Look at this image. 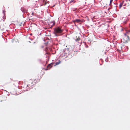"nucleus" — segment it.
Instances as JSON below:
<instances>
[{"label": "nucleus", "instance_id": "obj_6", "mask_svg": "<svg viewBox=\"0 0 130 130\" xmlns=\"http://www.w3.org/2000/svg\"><path fill=\"white\" fill-rule=\"evenodd\" d=\"M21 10L23 12L26 13L27 12V10L24 7H22L21 8Z\"/></svg>", "mask_w": 130, "mask_h": 130}, {"label": "nucleus", "instance_id": "obj_3", "mask_svg": "<svg viewBox=\"0 0 130 130\" xmlns=\"http://www.w3.org/2000/svg\"><path fill=\"white\" fill-rule=\"evenodd\" d=\"M37 82L36 80H30L29 82V84L27 85V86L31 87L34 85H35Z\"/></svg>", "mask_w": 130, "mask_h": 130}, {"label": "nucleus", "instance_id": "obj_17", "mask_svg": "<svg viewBox=\"0 0 130 130\" xmlns=\"http://www.w3.org/2000/svg\"><path fill=\"white\" fill-rule=\"evenodd\" d=\"M2 38H4V37H2Z\"/></svg>", "mask_w": 130, "mask_h": 130}, {"label": "nucleus", "instance_id": "obj_4", "mask_svg": "<svg viewBox=\"0 0 130 130\" xmlns=\"http://www.w3.org/2000/svg\"><path fill=\"white\" fill-rule=\"evenodd\" d=\"M55 24V23L54 21L49 23L48 24L49 28H52L53 26H54Z\"/></svg>", "mask_w": 130, "mask_h": 130}, {"label": "nucleus", "instance_id": "obj_1", "mask_svg": "<svg viewBox=\"0 0 130 130\" xmlns=\"http://www.w3.org/2000/svg\"><path fill=\"white\" fill-rule=\"evenodd\" d=\"M129 26L130 27V24ZM130 34V29H129L126 32V33L124 34V35L123 36L122 38V40L123 42L124 43H126L128 42L129 40V38L128 36L127 35L129 34Z\"/></svg>", "mask_w": 130, "mask_h": 130}, {"label": "nucleus", "instance_id": "obj_11", "mask_svg": "<svg viewBox=\"0 0 130 130\" xmlns=\"http://www.w3.org/2000/svg\"><path fill=\"white\" fill-rule=\"evenodd\" d=\"M80 39L79 38H78L77 39H76V41H79V40H80Z\"/></svg>", "mask_w": 130, "mask_h": 130}, {"label": "nucleus", "instance_id": "obj_10", "mask_svg": "<svg viewBox=\"0 0 130 130\" xmlns=\"http://www.w3.org/2000/svg\"><path fill=\"white\" fill-rule=\"evenodd\" d=\"M60 61H59L58 62H56L55 63V64L54 65V66H55L56 65H57L59 64L60 63Z\"/></svg>", "mask_w": 130, "mask_h": 130}, {"label": "nucleus", "instance_id": "obj_14", "mask_svg": "<svg viewBox=\"0 0 130 130\" xmlns=\"http://www.w3.org/2000/svg\"><path fill=\"white\" fill-rule=\"evenodd\" d=\"M73 1H74L73 0H71V1H70V3H71L72 2H73Z\"/></svg>", "mask_w": 130, "mask_h": 130}, {"label": "nucleus", "instance_id": "obj_20", "mask_svg": "<svg viewBox=\"0 0 130 130\" xmlns=\"http://www.w3.org/2000/svg\"><path fill=\"white\" fill-rule=\"evenodd\" d=\"M7 35H8V34H7Z\"/></svg>", "mask_w": 130, "mask_h": 130}, {"label": "nucleus", "instance_id": "obj_15", "mask_svg": "<svg viewBox=\"0 0 130 130\" xmlns=\"http://www.w3.org/2000/svg\"><path fill=\"white\" fill-rule=\"evenodd\" d=\"M115 6V8H116V6Z\"/></svg>", "mask_w": 130, "mask_h": 130}, {"label": "nucleus", "instance_id": "obj_9", "mask_svg": "<svg viewBox=\"0 0 130 130\" xmlns=\"http://www.w3.org/2000/svg\"><path fill=\"white\" fill-rule=\"evenodd\" d=\"M3 14L4 15V16L3 17V19H5V11L4 10H3Z\"/></svg>", "mask_w": 130, "mask_h": 130}, {"label": "nucleus", "instance_id": "obj_16", "mask_svg": "<svg viewBox=\"0 0 130 130\" xmlns=\"http://www.w3.org/2000/svg\"><path fill=\"white\" fill-rule=\"evenodd\" d=\"M7 30L8 32V30Z\"/></svg>", "mask_w": 130, "mask_h": 130}, {"label": "nucleus", "instance_id": "obj_5", "mask_svg": "<svg viewBox=\"0 0 130 130\" xmlns=\"http://www.w3.org/2000/svg\"><path fill=\"white\" fill-rule=\"evenodd\" d=\"M54 64V63L52 62L51 63L49 64H48V66L47 67V69L46 70L50 69L52 67L53 65Z\"/></svg>", "mask_w": 130, "mask_h": 130}, {"label": "nucleus", "instance_id": "obj_13", "mask_svg": "<svg viewBox=\"0 0 130 130\" xmlns=\"http://www.w3.org/2000/svg\"><path fill=\"white\" fill-rule=\"evenodd\" d=\"M113 0H110V4L112 2Z\"/></svg>", "mask_w": 130, "mask_h": 130}, {"label": "nucleus", "instance_id": "obj_18", "mask_svg": "<svg viewBox=\"0 0 130 130\" xmlns=\"http://www.w3.org/2000/svg\"><path fill=\"white\" fill-rule=\"evenodd\" d=\"M2 38H4V37H2Z\"/></svg>", "mask_w": 130, "mask_h": 130}, {"label": "nucleus", "instance_id": "obj_19", "mask_svg": "<svg viewBox=\"0 0 130 130\" xmlns=\"http://www.w3.org/2000/svg\"><path fill=\"white\" fill-rule=\"evenodd\" d=\"M2 38H4V37H2Z\"/></svg>", "mask_w": 130, "mask_h": 130}, {"label": "nucleus", "instance_id": "obj_8", "mask_svg": "<svg viewBox=\"0 0 130 130\" xmlns=\"http://www.w3.org/2000/svg\"><path fill=\"white\" fill-rule=\"evenodd\" d=\"M81 20H80L78 19H76L74 21V22L78 23H79L81 22Z\"/></svg>", "mask_w": 130, "mask_h": 130}, {"label": "nucleus", "instance_id": "obj_12", "mask_svg": "<svg viewBox=\"0 0 130 130\" xmlns=\"http://www.w3.org/2000/svg\"><path fill=\"white\" fill-rule=\"evenodd\" d=\"M4 39L5 41V42L6 43V42H7V38H6V40H5V39Z\"/></svg>", "mask_w": 130, "mask_h": 130}, {"label": "nucleus", "instance_id": "obj_7", "mask_svg": "<svg viewBox=\"0 0 130 130\" xmlns=\"http://www.w3.org/2000/svg\"><path fill=\"white\" fill-rule=\"evenodd\" d=\"M124 1H123L122 2L120 3L119 4V8L120 9L122 6L123 5L124 3Z\"/></svg>", "mask_w": 130, "mask_h": 130}, {"label": "nucleus", "instance_id": "obj_2", "mask_svg": "<svg viewBox=\"0 0 130 130\" xmlns=\"http://www.w3.org/2000/svg\"><path fill=\"white\" fill-rule=\"evenodd\" d=\"M54 31L55 35L58 36L59 35V34L63 32V30L60 27H58L55 28Z\"/></svg>", "mask_w": 130, "mask_h": 130}]
</instances>
